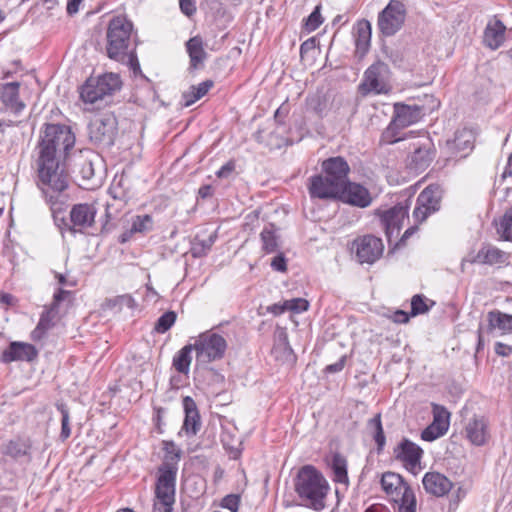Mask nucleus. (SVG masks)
I'll list each match as a JSON object with an SVG mask.
<instances>
[{
  "instance_id": "f03ea898",
  "label": "nucleus",
  "mask_w": 512,
  "mask_h": 512,
  "mask_svg": "<svg viewBox=\"0 0 512 512\" xmlns=\"http://www.w3.org/2000/svg\"><path fill=\"white\" fill-rule=\"evenodd\" d=\"M294 488L299 499L308 508L321 511L325 508L329 483L312 465L303 466L294 480Z\"/></svg>"
},
{
  "instance_id": "5fc2aeb1",
  "label": "nucleus",
  "mask_w": 512,
  "mask_h": 512,
  "mask_svg": "<svg viewBox=\"0 0 512 512\" xmlns=\"http://www.w3.org/2000/svg\"><path fill=\"white\" fill-rule=\"evenodd\" d=\"M271 267L273 270L278 272H286L287 270V264H286V258L283 254H279L275 256L271 261Z\"/></svg>"
},
{
  "instance_id": "2f4dec72",
  "label": "nucleus",
  "mask_w": 512,
  "mask_h": 512,
  "mask_svg": "<svg viewBox=\"0 0 512 512\" xmlns=\"http://www.w3.org/2000/svg\"><path fill=\"white\" fill-rule=\"evenodd\" d=\"M442 191L439 185L427 186L417 197V204L426 207L431 213L440 209Z\"/></svg>"
},
{
  "instance_id": "c756f323",
  "label": "nucleus",
  "mask_w": 512,
  "mask_h": 512,
  "mask_svg": "<svg viewBox=\"0 0 512 512\" xmlns=\"http://www.w3.org/2000/svg\"><path fill=\"white\" fill-rule=\"evenodd\" d=\"M506 27L500 20L488 23L484 31V44L492 50L498 49L504 42Z\"/></svg>"
},
{
  "instance_id": "0e129e2a",
  "label": "nucleus",
  "mask_w": 512,
  "mask_h": 512,
  "mask_svg": "<svg viewBox=\"0 0 512 512\" xmlns=\"http://www.w3.org/2000/svg\"><path fill=\"white\" fill-rule=\"evenodd\" d=\"M289 113V109L287 106L285 105H281L276 111H275V114H274V118L275 120L282 124L284 119L286 118V116L288 115Z\"/></svg>"
},
{
  "instance_id": "6e6552de",
  "label": "nucleus",
  "mask_w": 512,
  "mask_h": 512,
  "mask_svg": "<svg viewBox=\"0 0 512 512\" xmlns=\"http://www.w3.org/2000/svg\"><path fill=\"white\" fill-rule=\"evenodd\" d=\"M177 468L166 464L160 469L156 482V501L152 512H172L175 502Z\"/></svg>"
},
{
  "instance_id": "09e8293b",
  "label": "nucleus",
  "mask_w": 512,
  "mask_h": 512,
  "mask_svg": "<svg viewBox=\"0 0 512 512\" xmlns=\"http://www.w3.org/2000/svg\"><path fill=\"white\" fill-rule=\"evenodd\" d=\"M323 22V18L320 14V7L317 6L314 11L305 20V29L308 32L316 30Z\"/></svg>"
},
{
  "instance_id": "dca6fc26",
  "label": "nucleus",
  "mask_w": 512,
  "mask_h": 512,
  "mask_svg": "<svg viewBox=\"0 0 512 512\" xmlns=\"http://www.w3.org/2000/svg\"><path fill=\"white\" fill-rule=\"evenodd\" d=\"M356 256L361 263L372 264L383 254L382 240L373 235H365L355 240Z\"/></svg>"
},
{
  "instance_id": "6e6d98bb",
  "label": "nucleus",
  "mask_w": 512,
  "mask_h": 512,
  "mask_svg": "<svg viewBox=\"0 0 512 512\" xmlns=\"http://www.w3.org/2000/svg\"><path fill=\"white\" fill-rule=\"evenodd\" d=\"M180 9L186 16H192L196 12L195 0H179Z\"/></svg>"
},
{
  "instance_id": "5701e85b",
  "label": "nucleus",
  "mask_w": 512,
  "mask_h": 512,
  "mask_svg": "<svg viewBox=\"0 0 512 512\" xmlns=\"http://www.w3.org/2000/svg\"><path fill=\"white\" fill-rule=\"evenodd\" d=\"M435 157L433 145L429 139L422 143L414 144V151L409 156V166L415 171L425 170Z\"/></svg>"
},
{
  "instance_id": "4d7b16f0",
  "label": "nucleus",
  "mask_w": 512,
  "mask_h": 512,
  "mask_svg": "<svg viewBox=\"0 0 512 512\" xmlns=\"http://www.w3.org/2000/svg\"><path fill=\"white\" fill-rule=\"evenodd\" d=\"M346 363V356H342L337 362L327 365L325 368V372L327 373H337L343 370Z\"/></svg>"
},
{
  "instance_id": "f8f14e48",
  "label": "nucleus",
  "mask_w": 512,
  "mask_h": 512,
  "mask_svg": "<svg viewBox=\"0 0 512 512\" xmlns=\"http://www.w3.org/2000/svg\"><path fill=\"white\" fill-rule=\"evenodd\" d=\"M95 164H99V156L95 154L79 155L76 159L73 173L84 189L92 190L101 184V171H96Z\"/></svg>"
},
{
  "instance_id": "338daca9",
  "label": "nucleus",
  "mask_w": 512,
  "mask_h": 512,
  "mask_svg": "<svg viewBox=\"0 0 512 512\" xmlns=\"http://www.w3.org/2000/svg\"><path fill=\"white\" fill-rule=\"evenodd\" d=\"M0 302L5 305L13 306L16 304L17 299L9 293H0Z\"/></svg>"
},
{
  "instance_id": "f3484780",
  "label": "nucleus",
  "mask_w": 512,
  "mask_h": 512,
  "mask_svg": "<svg viewBox=\"0 0 512 512\" xmlns=\"http://www.w3.org/2000/svg\"><path fill=\"white\" fill-rule=\"evenodd\" d=\"M433 421L421 433V438L425 441H433L443 436L449 428L450 412L442 405L432 404Z\"/></svg>"
},
{
  "instance_id": "b1692460",
  "label": "nucleus",
  "mask_w": 512,
  "mask_h": 512,
  "mask_svg": "<svg viewBox=\"0 0 512 512\" xmlns=\"http://www.w3.org/2000/svg\"><path fill=\"white\" fill-rule=\"evenodd\" d=\"M38 355L36 348L29 343L12 342L3 351L1 359L5 363L12 361H33Z\"/></svg>"
},
{
  "instance_id": "7c9ffc66",
  "label": "nucleus",
  "mask_w": 512,
  "mask_h": 512,
  "mask_svg": "<svg viewBox=\"0 0 512 512\" xmlns=\"http://www.w3.org/2000/svg\"><path fill=\"white\" fill-rule=\"evenodd\" d=\"M487 327L488 333L498 329L502 334L512 333V315L503 313L499 310L489 311L487 314Z\"/></svg>"
},
{
  "instance_id": "58836bf2",
  "label": "nucleus",
  "mask_w": 512,
  "mask_h": 512,
  "mask_svg": "<svg viewBox=\"0 0 512 512\" xmlns=\"http://www.w3.org/2000/svg\"><path fill=\"white\" fill-rule=\"evenodd\" d=\"M262 249L266 253H273L278 248V237L276 235V229L273 224H268L264 227L261 234Z\"/></svg>"
},
{
  "instance_id": "ea45409f",
  "label": "nucleus",
  "mask_w": 512,
  "mask_h": 512,
  "mask_svg": "<svg viewBox=\"0 0 512 512\" xmlns=\"http://www.w3.org/2000/svg\"><path fill=\"white\" fill-rule=\"evenodd\" d=\"M216 240V234L209 235L206 239L196 237L192 242L191 254L193 257L200 258L205 256L212 248Z\"/></svg>"
},
{
  "instance_id": "f257e3e1",
  "label": "nucleus",
  "mask_w": 512,
  "mask_h": 512,
  "mask_svg": "<svg viewBox=\"0 0 512 512\" xmlns=\"http://www.w3.org/2000/svg\"><path fill=\"white\" fill-rule=\"evenodd\" d=\"M75 137L63 124H47L37 159L38 187L52 207L62 201L61 191L69 186L68 175L60 168L59 160L74 146Z\"/></svg>"
},
{
  "instance_id": "72a5a7b5",
  "label": "nucleus",
  "mask_w": 512,
  "mask_h": 512,
  "mask_svg": "<svg viewBox=\"0 0 512 512\" xmlns=\"http://www.w3.org/2000/svg\"><path fill=\"white\" fill-rule=\"evenodd\" d=\"M355 45L357 52L365 54L370 47L371 42V24L368 20H360L355 27Z\"/></svg>"
},
{
  "instance_id": "473e14b6",
  "label": "nucleus",
  "mask_w": 512,
  "mask_h": 512,
  "mask_svg": "<svg viewBox=\"0 0 512 512\" xmlns=\"http://www.w3.org/2000/svg\"><path fill=\"white\" fill-rule=\"evenodd\" d=\"M186 49L190 57V66L193 69H198L203 64L207 56L201 37L195 36L190 38L186 42Z\"/></svg>"
},
{
  "instance_id": "a878e982",
  "label": "nucleus",
  "mask_w": 512,
  "mask_h": 512,
  "mask_svg": "<svg viewBox=\"0 0 512 512\" xmlns=\"http://www.w3.org/2000/svg\"><path fill=\"white\" fill-rule=\"evenodd\" d=\"M422 484L428 494L436 497L446 495L453 487L451 480L439 472H427Z\"/></svg>"
},
{
  "instance_id": "c03bdc74",
  "label": "nucleus",
  "mask_w": 512,
  "mask_h": 512,
  "mask_svg": "<svg viewBox=\"0 0 512 512\" xmlns=\"http://www.w3.org/2000/svg\"><path fill=\"white\" fill-rule=\"evenodd\" d=\"M177 315L174 311H167L159 317L155 323V331L158 333L167 332L175 323Z\"/></svg>"
},
{
  "instance_id": "a211bd4d",
  "label": "nucleus",
  "mask_w": 512,
  "mask_h": 512,
  "mask_svg": "<svg viewBox=\"0 0 512 512\" xmlns=\"http://www.w3.org/2000/svg\"><path fill=\"white\" fill-rule=\"evenodd\" d=\"M407 217L408 206L404 204H397L383 213L381 221L389 242L399 236L403 222Z\"/></svg>"
},
{
  "instance_id": "13d9d810",
  "label": "nucleus",
  "mask_w": 512,
  "mask_h": 512,
  "mask_svg": "<svg viewBox=\"0 0 512 512\" xmlns=\"http://www.w3.org/2000/svg\"><path fill=\"white\" fill-rule=\"evenodd\" d=\"M495 353L502 357H508L512 354V346L502 342L495 343Z\"/></svg>"
},
{
  "instance_id": "864d4df0",
  "label": "nucleus",
  "mask_w": 512,
  "mask_h": 512,
  "mask_svg": "<svg viewBox=\"0 0 512 512\" xmlns=\"http://www.w3.org/2000/svg\"><path fill=\"white\" fill-rule=\"evenodd\" d=\"M432 213L426 208L416 203V206L413 211V217L416 223L424 222L429 215Z\"/></svg>"
},
{
  "instance_id": "1a4fd4ad",
  "label": "nucleus",
  "mask_w": 512,
  "mask_h": 512,
  "mask_svg": "<svg viewBox=\"0 0 512 512\" xmlns=\"http://www.w3.org/2000/svg\"><path fill=\"white\" fill-rule=\"evenodd\" d=\"M90 140L103 148L111 147L114 144L118 122L113 113H103L95 116L88 127Z\"/></svg>"
},
{
  "instance_id": "3c124183",
  "label": "nucleus",
  "mask_w": 512,
  "mask_h": 512,
  "mask_svg": "<svg viewBox=\"0 0 512 512\" xmlns=\"http://www.w3.org/2000/svg\"><path fill=\"white\" fill-rule=\"evenodd\" d=\"M429 310L425 299L422 295H414L411 300V315L416 316L423 314Z\"/></svg>"
},
{
  "instance_id": "052dcab7",
  "label": "nucleus",
  "mask_w": 512,
  "mask_h": 512,
  "mask_svg": "<svg viewBox=\"0 0 512 512\" xmlns=\"http://www.w3.org/2000/svg\"><path fill=\"white\" fill-rule=\"evenodd\" d=\"M69 295V291H66L64 289H58L53 296V302L51 303L50 307H54L55 309H58V305L61 301H63L67 296Z\"/></svg>"
},
{
  "instance_id": "8fccbe9b",
  "label": "nucleus",
  "mask_w": 512,
  "mask_h": 512,
  "mask_svg": "<svg viewBox=\"0 0 512 512\" xmlns=\"http://www.w3.org/2000/svg\"><path fill=\"white\" fill-rule=\"evenodd\" d=\"M309 307V303L307 300L303 298H294L291 300H286L284 302V308H286L289 311H293L296 313H301L303 311H306Z\"/></svg>"
},
{
  "instance_id": "69168bd1",
  "label": "nucleus",
  "mask_w": 512,
  "mask_h": 512,
  "mask_svg": "<svg viewBox=\"0 0 512 512\" xmlns=\"http://www.w3.org/2000/svg\"><path fill=\"white\" fill-rule=\"evenodd\" d=\"M314 48H315V39L314 38H310V39H307L306 41H304L300 46L301 57H303L304 54H306L308 51H310Z\"/></svg>"
},
{
  "instance_id": "6ab92c4d",
  "label": "nucleus",
  "mask_w": 512,
  "mask_h": 512,
  "mask_svg": "<svg viewBox=\"0 0 512 512\" xmlns=\"http://www.w3.org/2000/svg\"><path fill=\"white\" fill-rule=\"evenodd\" d=\"M396 460L401 461L405 468L409 471L414 470L419 466L423 456L422 448L416 443L404 438L393 451Z\"/></svg>"
},
{
  "instance_id": "2eb2a0df",
  "label": "nucleus",
  "mask_w": 512,
  "mask_h": 512,
  "mask_svg": "<svg viewBox=\"0 0 512 512\" xmlns=\"http://www.w3.org/2000/svg\"><path fill=\"white\" fill-rule=\"evenodd\" d=\"M1 454L18 463L32 461V442L28 437H15L1 444Z\"/></svg>"
},
{
  "instance_id": "7ed1b4c3",
  "label": "nucleus",
  "mask_w": 512,
  "mask_h": 512,
  "mask_svg": "<svg viewBox=\"0 0 512 512\" xmlns=\"http://www.w3.org/2000/svg\"><path fill=\"white\" fill-rule=\"evenodd\" d=\"M381 487L397 504V512H416L415 492L401 475L385 472L381 477Z\"/></svg>"
},
{
  "instance_id": "bf43d9fd",
  "label": "nucleus",
  "mask_w": 512,
  "mask_h": 512,
  "mask_svg": "<svg viewBox=\"0 0 512 512\" xmlns=\"http://www.w3.org/2000/svg\"><path fill=\"white\" fill-rule=\"evenodd\" d=\"M0 512H17L16 504L12 499H0Z\"/></svg>"
},
{
  "instance_id": "9d476101",
  "label": "nucleus",
  "mask_w": 512,
  "mask_h": 512,
  "mask_svg": "<svg viewBox=\"0 0 512 512\" xmlns=\"http://www.w3.org/2000/svg\"><path fill=\"white\" fill-rule=\"evenodd\" d=\"M97 208L92 203H79L72 206L69 219L61 218L64 227L72 234L86 233L95 224Z\"/></svg>"
},
{
  "instance_id": "393cba45",
  "label": "nucleus",
  "mask_w": 512,
  "mask_h": 512,
  "mask_svg": "<svg viewBox=\"0 0 512 512\" xmlns=\"http://www.w3.org/2000/svg\"><path fill=\"white\" fill-rule=\"evenodd\" d=\"M506 260V253L490 244H484L476 254L470 253L466 258L472 264L486 265L502 264Z\"/></svg>"
},
{
  "instance_id": "f704fd0d",
  "label": "nucleus",
  "mask_w": 512,
  "mask_h": 512,
  "mask_svg": "<svg viewBox=\"0 0 512 512\" xmlns=\"http://www.w3.org/2000/svg\"><path fill=\"white\" fill-rule=\"evenodd\" d=\"M57 314L58 309L54 307H49L41 314L40 320L31 334L33 340H40L55 325Z\"/></svg>"
},
{
  "instance_id": "cd10ccee",
  "label": "nucleus",
  "mask_w": 512,
  "mask_h": 512,
  "mask_svg": "<svg viewBox=\"0 0 512 512\" xmlns=\"http://www.w3.org/2000/svg\"><path fill=\"white\" fill-rule=\"evenodd\" d=\"M475 136L469 129L458 130L454 139L447 142L449 149L460 157H466L474 148Z\"/></svg>"
},
{
  "instance_id": "39448f33",
  "label": "nucleus",
  "mask_w": 512,
  "mask_h": 512,
  "mask_svg": "<svg viewBox=\"0 0 512 512\" xmlns=\"http://www.w3.org/2000/svg\"><path fill=\"white\" fill-rule=\"evenodd\" d=\"M192 344L196 352V362L199 366L223 359L228 347L226 339L212 330L200 333Z\"/></svg>"
},
{
  "instance_id": "bb28decb",
  "label": "nucleus",
  "mask_w": 512,
  "mask_h": 512,
  "mask_svg": "<svg viewBox=\"0 0 512 512\" xmlns=\"http://www.w3.org/2000/svg\"><path fill=\"white\" fill-rule=\"evenodd\" d=\"M322 170L324 175L337 181L341 186L347 184L350 167L343 157H331L323 161Z\"/></svg>"
},
{
  "instance_id": "a19ab883",
  "label": "nucleus",
  "mask_w": 512,
  "mask_h": 512,
  "mask_svg": "<svg viewBox=\"0 0 512 512\" xmlns=\"http://www.w3.org/2000/svg\"><path fill=\"white\" fill-rule=\"evenodd\" d=\"M368 427L373 432V438L377 444L378 451H381L386 443V438L384 435L381 415L376 414L373 418L368 421Z\"/></svg>"
},
{
  "instance_id": "423d86ee",
  "label": "nucleus",
  "mask_w": 512,
  "mask_h": 512,
  "mask_svg": "<svg viewBox=\"0 0 512 512\" xmlns=\"http://www.w3.org/2000/svg\"><path fill=\"white\" fill-rule=\"evenodd\" d=\"M121 79L116 73H105L98 77H90L80 88V98L85 103L94 104L120 90Z\"/></svg>"
},
{
  "instance_id": "e433bc0d",
  "label": "nucleus",
  "mask_w": 512,
  "mask_h": 512,
  "mask_svg": "<svg viewBox=\"0 0 512 512\" xmlns=\"http://www.w3.org/2000/svg\"><path fill=\"white\" fill-rule=\"evenodd\" d=\"M213 85L214 83L212 80H206L196 86H191L188 91H185L182 94L184 106L189 107L194 104L197 100L206 95Z\"/></svg>"
},
{
  "instance_id": "4be33fe9",
  "label": "nucleus",
  "mask_w": 512,
  "mask_h": 512,
  "mask_svg": "<svg viewBox=\"0 0 512 512\" xmlns=\"http://www.w3.org/2000/svg\"><path fill=\"white\" fill-rule=\"evenodd\" d=\"M465 435L471 444L485 445L489 439L487 419L484 416H473L465 425Z\"/></svg>"
},
{
  "instance_id": "49530a36",
  "label": "nucleus",
  "mask_w": 512,
  "mask_h": 512,
  "mask_svg": "<svg viewBox=\"0 0 512 512\" xmlns=\"http://www.w3.org/2000/svg\"><path fill=\"white\" fill-rule=\"evenodd\" d=\"M66 189H63L61 191V196H62V201L59 202V204H56L55 206L52 207V204L51 202H49L46 198V196L42 193L46 203L50 206V210L52 212V215H53V219L55 221V223L60 227V226H64L63 225V222L61 221V218L64 217L63 216V207L65 205V203L67 202V195L64 193Z\"/></svg>"
},
{
  "instance_id": "412c9836",
  "label": "nucleus",
  "mask_w": 512,
  "mask_h": 512,
  "mask_svg": "<svg viewBox=\"0 0 512 512\" xmlns=\"http://www.w3.org/2000/svg\"><path fill=\"white\" fill-rule=\"evenodd\" d=\"M19 89V82L5 83L0 87V100L3 106L16 116L26 108V104L20 99Z\"/></svg>"
},
{
  "instance_id": "de8ad7c7",
  "label": "nucleus",
  "mask_w": 512,
  "mask_h": 512,
  "mask_svg": "<svg viewBox=\"0 0 512 512\" xmlns=\"http://www.w3.org/2000/svg\"><path fill=\"white\" fill-rule=\"evenodd\" d=\"M498 231L505 240L512 241V209L505 212Z\"/></svg>"
},
{
  "instance_id": "ddd939ff",
  "label": "nucleus",
  "mask_w": 512,
  "mask_h": 512,
  "mask_svg": "<svg viewBox=\"0 0 512 512\" xmlns=\"http://www.w3.org/2000/svg\"><path fill=\"white\" fill-rule=\"evenodd\" d=\"M390 70L387 64L378 61L372 64L364 73V79L360 89L364 94L374 92L376 94L387 92V82Z\"/></svg>"
},
{
  "instance_id": "680f3d73",
  "label": "nucleus",
  "mask_w": 512,
  "mask_h": 512,
  "mask_svg": "<svg viewBox=\"0 0 512 512\" xmlns=\"http://www.w3.org/2000/svg\"><path fill=\"white\" fill-rule=\"evenodd\" d=\"M234 168L235 164L230 161L223 165L216 174L219 178H226L233 172Z\"/></svg>"
},
{
  "instance_id": "e2e57ef3",
  "label": "nucleus",
  "mask_w": 512,
  "mask_h": 512,
  "mask_svg": "<svg viewBox=\"0 0 512 512\" xmlns=\"http://www.w3.org/2000/svg\"><path fill=\"white\" fill-rule=\"evenodd\" d=\"M280 347H282L284 352L287 353L289 356L292 355V349L289 346L288 339L285 334L283 335V337L280 338L279 343L274 347V352L276 353Z\"/></svg>"
},
{
  "instance_id": "774afa93",
  "label": "nucleus",
  "mask_w": 512,
  "mask_h": 512,
  "mask_svg": "<svg viewBox=\"0 0 512 512\" xmlns=\"http://www.w3.org/2000/svg\"><path fill=\"white\" fill-rule=\"evenodd\" d=\"M393 321L396 323H407L409 321V315L402 310H398L393 315Z\"/></svg>"
},
{
  "instance_id": "79ce46f5",
  "label": "nucleus",
  "mask_w": 512,
  "mask_h": 512,
  "mask_svg": "<svg viewBox=\"0 0 512 512\" xmlns=\"http://www.w3.org/2000/svg\"><path fill=\"white\" fill-rule=\"evenodd\" d=\"M164 451L165 459L162 465L158 468L159 473L160 469L166 464L177 468V463L181 457V450L173 442H164Z\"/></svg>"
},
{
  "instance_id": "c9c22d12",
  "label": "nucleus",
  "mask_w": 512,
  "mask_h": 512,
  "mask_svg": "<svg viewBox=\"0 0 512 512\" xmlns=\"http://www.w3.org/2000/svg\"><path fill=\"white\" fill-rule=\"evenodd\" d=\"M194 350L193 344H187L181 348L173 358V367L181 374L187 375L189 373L190 364L192 361L191 353Z\"/></svg>"
},
{
  "instance_id": "4c0bfd02",
  "label": "nucleus",
  "mask_w": 512,
  "mask_h": 512,
  "mask_svg": "<svg viewBox=\"0 0 512 512\" xmlns=\"http://www.w3.org/2000/svg\"><path fill=\"white\" fill-rule=\"evenodd\" d=\"M331 466H332L333 476H334L333 480L337 483L348 485L349 478H348V473H347L346 459L339 453H336L333 455Z\"/></svg>"
},
{
  "instance_id": "603ef678",
  "label": "nucleus",
  "mask_w": 512,
  "mask_h": 512,
  "mask_svg": "<svg viewBox=\"0 0 512 512\" xmlns=\"http://www.w3.org/2000/svg\"><path fill=\"white\" fill-rule=\"evenodd\" d=\"M240 504V496L236 494L226 495L221 501V507L230 510L231 512H237Z\"/></svg>"
},
{
  "instance_id": "a18cd8bd",
  "label": "nucleus",
  "mask_w": 512,
  "mask_h": 512,
  "mask_svg": "<svg viewBox=\"0 0 512 512\" xmlns=\"http://www.w3.org/2000/svg\"><path fill=\"white\" fill-rule=\"evenodd\" d=\"M57 407L61 413L60 438L64 441V440L68 439L71 435L69 410L66 407V405H64V404H60Z\"/></svg>"
},
{
  "instance_id": "c85d7f7f",
  "label": "nucleus",
  "mask_w": 512,
  "mask_h": 512,
  "mask_svg": "<svg viewBox=\"0 0 512 512\" xmlns=\"http://www.w3.org/2000/svg\"><path fill=\"white\" fill-rule=\"evenodd\" d=\"M183 407L185 411V419L182 430L187 434L196 435L201 427L200 415L196 407V403L191 397L186 396L183 398Z\"/></svg>"
},
{
  "instance_id": "aec40b11",
  "label": "nucleus",
  "mask_w": 512,
  "mask_h": 512,
  "mask_svg": "<svg viewBox=\"0 0 512 512\" xmlns=\"http://www.w3.org/2000/svg\"><path fill=\"white\" fill-rule=\"evenodd\" d=\"M339 200L360 208H366L372 203V197L367 188L349 181L343 185Z\"/></svg>"
},
{
  "instance_id": "37998d69",
  "label": "nucleus",
  "mask_w": 512,
  "mask_h": 512,
  "mask_svg": "<svg viewBox=\"0 0 512 512\" xmlns=\"http://www.w3.org/2000/svg\"><path fill=\"white\" fill-rule=\"evenodd\" d=\"M132 231L136 233H146L153 229V219L150 215H137L133 217L131 223Z\"/></svg>"
},
{
  "instance_id": "20e7f679",
  "label": "nucleus",
  "mask_w": 512,
  "mask_h": 512,
  "mask_svg": "<svg viewBox=\"0 0 512 512\" xmlns=\"http://www.w3.org/2000/svg\"><path fill=\"white\" fill-rule=\"evenodd\" d=\"M132 23L125 17L117 16L110 20L107 28V55L116 61H123L128 55Z\"/></svg>"
},
{
  "instance_id": "9b49d317",
  "label": "nucleus",
  "mask_w": 512,
  "mask_h": 512,
  "mask_svg": "<svg viewBox=\"0 0 512 512\" xmlns=\"http://www.w3.org/2000/svg\"><path fill=\"white\" fill-rule=\"evenodd\" d=\"M406 7L400 0H391L378 15V28L387 37L395 35L403 26Z\"/></svg>"
},
{
  "instance_id": "4468645a",
  "label": "nucleus",
  "mask_w": 512,
  "mask_h": 512,
  "mask_svg": "<svg viewBox=\"0 0 512 512\" xmlns=\"http://www.w3.org/2000/svg\"><path fill=\"white\" fill-rule=\"evenodd\" d=\"M308 191L311 198L321 200H339L343 186L324 174L309 178Z\"/></svg>"
},
{
  "instance_id": "0eeeda50",
  "label": "nucleus",
  "mask_w": 512,
  "mask_h": 512,
  "mask_svg": "<svg viewBox=\"0 0 512 512\" xmlns=\"http://www.w3.org/2000/svg\"><path fill=\"white\" fill-rule=\"evenodd\" d=\"M424 115L423 106L396 103L394 105L393 118L387 129L383 132V140L387 143L399 141L401 138L397 136V130L418 122Z\"/></svg>"
}]
</instances>
